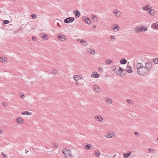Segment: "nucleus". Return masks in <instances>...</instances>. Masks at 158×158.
Instances as JSON below:
<instances>
[{"mask_svg":"<svg viewBox=\"0 0 158 158\" xmlns=\"http://www.w3.org/2000/svg\"><path fill=\"white\" fill-rule=\"evenodd\" d=\"M153 60L155 64H157L158 63V58L153 59Z\"/></svg>","mask_w":158,"mask_h":158,"instance_id":"31","label":"nucleus"},{"mask_svg":"<svg viewBox=\"0 0 158 158\" xmlns=\"http://www.w3.org/2000/svg\"><path fill=\"white\" fill-rule=\"evenodd\" d=\"M105 100L106 102L108 104H110L111 103V102H112V100L111 99L109 98H105Z\"/></svg>","mask_w":158,"mask_h":158,"instance_id":"26","label":"nucleus"},{"mask_svg":"<svg viewBox=\"0 0 158 158\" xmlns=\"http://www.w3.org/2000/svg\"><path fill=\"white\" fill-rule=\"evenodd\" d=\"M116 156V155H115L114 156H113V158H114V157H115V156Z\"/></svg>","mask_w":158,"mask_h":158,"instance_id":"57","label":"nucleus"},{"mask_svg":"<svg viewBox=\"0 0 158 158\" xmlns=\"http://www.w3.org/2000/svg\"><path fill=\"white\" fill-rule=\"evenodd\" d=\"M63 153L66 158H73V156L71 154V151L68 149H65L64 151L63 150Z\"/></svg>","mask_w":158,"mask_h":158,"instance_id":"2","label":"nucleus"},{"mask_svg":"<svg viewBox=\"0 0 158 158\" xmlns=\"http://www.w3.org/2000/svg\"><path fill=\"white\" fill-rule=\"evenodd\" d=\"M88 51L89 52L91 53L92 55H94L95 54V50L92 49H88Z\"/></svg>","mask_w":158,"mask_h":158,"instance_id":"20","label":"nucleus"},{"mask_svg":"<svg viewBox=\"0 0 158 158\" xmlns=\"http://www.w3.org/2000/svg\"><path fill=\"white\" fill-rule=\"evenodd\" d=\"M143 27H135L134 29V31L135 33H138L143 31Z\"/></svg>","mask_w":158,"mask_h":158,"instance_id":"7","label":"nucleus"},{"mask_svg":"<svg viewBox=\"0 0 158 158\" xmlns=\"http://www.w3.org/2000/svg\"><path fill=\"white\" fill-rule=\"evenodd\" d=\"M20 118H19L17 119L16 121L18 123H20Z\"/></svg>","mask_w":158,"mask_h":158,"instance_id":"48","label":"nucleus"},{"mask_svg":"<svg viewBox=\"0 0 158 158\" xmlns=\"http://www.w3.org/2000/svg\"><path fill=\"white\" fill-rule=\"evenodd\" d=\"M6 104V103H5V102H3L2 103V105L3 106H5Z\"/></svg>","mask_w":158,"mask_h":158,"instance_id":"52","label":"nucleus"},{"mask_svg":"<svg viewBox=\"0 0 158 158\" xmlns=\"http://www.w3.org/2000/svg\"><path fill=\"white\" fill-rule=\"evenodd\" d=\"M32 39L33 41H35L36 39L34 36H32Z\"/></svg>","mask_w":158,"mask_h":158,"instance_id":"47","label":"nucleus"},{"mask_svg":"<svg viewBox=\"0 0 158 158\" xmlns=\"http://www.w3.org/2000/svg\"><path fill=\"white\" fill-rule=\"evenodd\" d=\"M53 147L55 148H57L58 147L57 144L56 143H54L53 144Z\"/></svg>","mask_w":158,"mask_h":158,"instance_id":"38","label":"nucleus"},{"mask_svg":"<svg viewBox=\"0 0 158 158\" xmlns=\"http://www.w3.org/2000/svg\"><path fill=\"white\" fill-rule=\"evenodd\" d=\"M78 84V83H76V84Z\"/></svg>","mask_w":158,"mask_h":158,"instance_id":"61","label":"nucleus"},{"mask_svg":"<svg viewBox=\"0 0 158 158\" xmlns=\"http://www.w3.org/2000/svg\"><path fill=\"white\" fill-rule=\"evenodd\" d=\"M27 111H25L22 112L21 113V114H24V115L27 114Z\"/></svg>","mask_w":158,"mask_h":158,"instance_id":"42","label":"nucleus"},{"mask_svg":"<svg viewBox=\"0 0 158 158\" xmlns=\"http://www.w3.org/2000/svg\"><path fill=\"white\" fill-rule=\"evenodd\" d=\"M73 13L75 15L76 18L79 17L80 15V13L77 10H76L73 11Z\"/></svg>","mask_w":158,"mask_h":158,"instance_id":"10","label":"nucleus"},{"mask_svg":"<svg viewBox=\"0 0 158 158\" xmlns=\"http://www.w3.org/2000/svg\"><path fill=\"white\" fill-rule=\"evenodd\" d=\"M127 101L128 103L130 105H133L134 104V102L131 99H127Z\"/></svg>","mask_w":158,"mask_h":158,"instance_id":"24","label":"nucleus"},{"mask_svg":"<svg viewBox=\"0 0 158 158\" xmlns=\"http://www.w3.org/2000/svg\"><path fill=\"white\" fill-rule=\"evenodd\" d=\"M126 71L129 73H132V69L131 68L130 66H128L127 67L126 69Z\"/></svg>","mask_w":158,"mask_h":158,"instance_id":"16","label":"nucleus"},{"mask_svg":"<svg viewBox=\"0 0 158 158\" xmlns=\"http://www.w3.org/2000/svg\"><path fill=\"white\" fill-rule=\"evenodd\" d=\"M120 62L121 64H125L127 63V61L125 59L123 58L120 60Z\"/></svg>","mask_w":158,"mask_h":158,"instance_id":"21","label":"nucleus"},{"mask_svg":"<svg viewBox=\"0 0 158 158\" xmlns=\"http://www.w3.org/2000/svg\"><path fill=\"white\" fill-rule=\"evenodd\" d=\"M23 121V119L22 118H20V122L22 121Z\"/></svg>","mask_w":158,"mask_h":158,"instance_id":"54","label":"nucleus"},{"mask_svg":"<svg viewBox=\"0 0 158 158\" xmlns=\"http://www.w3.org/2000/svg\"><path fill=\"white\" fill-rule=\"evenodd\" d=\"M41 36H42V38L44 40H47L48 39L47 35L45 34H44V35H41Z\"/></svg>","mask_w":158,"mask_h":158,"instance_id":"29","label":"nucleus"},{"mask_svg":"<svg viewBox=\"0 0 158 158\" xmlns=\"http://www.w3.org/2000/svg\"><path fill=\"white\" fill-rule=\"evenodd\" d=\"M157 29H158V26H157Z\"/></svg>","mask_w":158,"mask_h":158,"instance_id":"60","label":"nucleus"},{"mask_svg":"<svg viewBox=\"0 0 158 158\" xmlns=\"http://www.w3.org/2000/svg\"><path fill=\"white\" fill-rule=\"evenodd\" d=\"M158 25V22H156L152 25L151 27L153 29H157Z\"/></svg>","mask_w":158,"mask_h":158,"instance_id":"15","label":"nucleus"},{"mask_svg":"<svg viewBox=\"0 0 158 158\" xmlns=\"http://www.w3.org/2000/svg\"><path fill=\"white\" fill-rule=\"evenodd\" d=\"M57 26L59 27H61V25L60 24H59V23H57Z\"/></svg>","mask_w":158,"mask_h":158,"instance_id":"50","label":"nucleus"},{"mask_svg":"<svg viewBox=\"0 0 158 158\" xmlns=\"http://www.w3.org/2000/svg\"><path fill=\"white\" fill-rule=\"evenodd\" d=\"M98 70L99 71H100L101 72H103L102 69L100 67H99L98 68Z\"/></svg>","mask_w":158,"mask_h":158,"instance_id":"40","label":"nucleus"},{"mask_svg":"<svg viewBox=\"0 0 158 158\" xmlns=\"http://www.w3.org/2000/svg\"><path fill=\"white\" fill-rule=\"evenodd\" d=\"M95 119L97 121H99L100 122H102L103 120V118L99 115L95 116Z\"/></svg>","mask_w":158,"mask_h":158,"instance_id":"11","label":"nucleus"},{"mask_svg":"<svg viewBox=\"0 0 158 158\" xmlns=\"http://www.w3.org/2000/svg\"><path fill=\"white\" fill-rule=\"evenodd\" d=\"M94 28H95V27H96V26H94Z\"/></svg>","mask_w":158,"mask_h":158,"instance_id":"58","label":"nucleus"},{"mask_svg":"<svg viewBox=\"0 0 158 158\" xmlns=\"http://www.w3.org/2000/svg\"><path fill=\"white\" fill-rule=\"evenodd\" d=\"M1 155L3 157H6V155L3 152L1 153Z\"/></svg>","mask_w":158,"mask_h":158,"instance_id":"37","label":"nucleus"},{"mask_svg":"<svg viewBox=\"0 0 158 158\" xmlns=\"http://www.w3.org/2000/svg\"><path fill=\"white\" fill-rule=\"evenodd\" d=\"M110 39L113 40H115V37L113 35L111 36L110 37Z\"/></svg>","mask_w":158,"mask_h":158,"instance_id":"39","label":"nucleus"},{"mask_svg":"<svg viewBox=\"0 0 158 158\" xmlns=\"http://www.w3.org/2000/svg\"><path fill=\"white\" fill-rule=\"evenodd\" d=\"M116 67L115 65L113 66L111 68L112 70H113V71H115L116 70Z\"/></svg>","mask_w":158,"mask_h":158,"instance_id":"36","label":"nucleus"},{"mask_svg":"<svg viewBox=\"0 0 158 158\" xmlns=\"http://www.w3.org/2000/svg\"><path fill=\"white\" fill-rule=\"evenodd\" d=\"M134 134L135 135H137L138 134V132H137L136 131L135 132Z\"/></svg>","mask_w":158,"mask_h":158,"instance_id":"51","label":"nucleus"},{"mask_svg":"<svg viewBox=\"0 0 158 158\" xmlns=\"http://www.w3.org/2000/svg\"><path fill=\"white\" fill-rule=\"evenodd\" d=\"M85 21L88 24H90L91 22V21L88 18H85Z\"/></svg>","mask_w":158,"mask_h":158,"instance_id":"23","label":"nucleus"},{"mask_svg":"<svg viewBox=\"0 0 158 158\" xmlns=\"http://www.w3.org/2000/svg\"><path fill=\"white\" fill-rule=\"evenodd\" d=\"M95 154L97 157H99L100 155V153L99 151H97V152H95Z\"/></svg>","mask_w":158,"mask_h":158,"instance_id":"33","label":"nucleus"},{"mask_svg":"<svg viewBox=\"0 0 158 158\" xmlns=\"http://www.w3.org/2000/svg\"><path fill=\"white\" fill-rule=\"evenodd\" d=\"M111 28L113 30H115L116 29H117V31H118L119 30V27L117 24H115L114 25H112L111 26Z\"/></svg>","mask_w":158,"mask_h":158,"instance_id":"9","label":"nucleus"},{"mask_svg":"<svg viewBox=\"0 0 158 158\" xmlns=\"http://www.w3.org/2000/svg\"><path fill=\"white\" fill-rule=\"evenodd\" d=\"M81 40H80V39H78V40H77V41H80H80H81Z\"/></svg>","mask_w":158,"mask_h":158,"instance_id":"56","label":"nucleus"},{"mask_svg":"<svg viewBox=\"0 0 158 158\" xmlns=\"http://www.w3.org/2000/svg\"><path fill=\"white\" fill-rule=\"evenodd\" d=\"M91 145L88 144L85 146V148L89 150H92V149H91Z\"/></svg>","mask_w":158,"mask_h":158,"instance_id":"22","label":"nucleus"},{"mask_svg":"<svg viewBox=\"0 0 158 158\" xmlns=\"http://www.w3.org/2000/svg\"><path fill=\"white\" fill-rule=\"evenodd\" d=\"M52 73L54 74H56L57 73V71L56 70H52Z\"/></svg>","mask_w":158,"mask_h":158,"instance_id":"45","label":"nucleus"},{"mask_svg":"<svg viewBox=\"0 0 158 158\" xmlns=\"http://www.w3.org/2000/svg\"><path fill=\"white\" fill-rule=\"evenodd\" d=\"M149 13L152 16H154L155 14L154 10L150 8L148 10Z\"/></svg>","mask_w":158,"mask_h":158,"instance_id":"17","label":"nucleus"},{"mask_svg":"<svg viewBox=\"0 0 158 158\" xmlns=\"http://www.w3.org/2000/svg\"><path fill=\"white\" fill-rule=\"evenodd\" d=\"M118 70H120L121 72H123L124 70V69L120 67L119 68Z\"/></svg>","mask_w":158,"mask_h":158,"instance_id":"41","label":"nucleus"},{"mask_svg":"<svg viewBox=\"0 0 158 158\" xmlns=\"http://www.w3.org/2000/svg\"><path fill=\"white\" fill-rule=\"evenodd\" d=\"M24 95L23 94H22L20 95V98H21L22 99H23L24 98Z\"/></svg>","mask_w":158,"mask_h":158,"instance_id":"44","label":"nucleus"},{"mask_svg":"<svg viewBox=\"0 0 158 158\" xmlns=\"http://www.w3.org/2000/svg\"><path fill=\"white\" fill-rule=\"evenodd\" d=\"M136 67L137 73L140 76H145L149 72L146 68L143 66V64L141 62L137 63L136 65Z\"/></svg>","mask_w":158,"mask_h":158,"instance_id":"1","label":"nucleus"},{"mask_svg":"<svg viewBox=\"0 0 158 158\" xmlns=\"http://www.w3.org/2000/svg\"><path fill=\"white\" fill-rule=\"evenodd\" d=\"M7 60V59L4 57H1L0 58V61L3 63H5Z\"/></svg>","mask_w":158,"mask_h":158,"instance_id":"19","label":"nucleus"},{"mask_svg":"<svg viewBox=\"0 0 158 158\" xmlns=\"http://www.w3.org/2000/svg\"><path fill=\"white\" fill-rule=\"evenodd\" d=\"M147 27H145L144 28H143V31H146L147 30Z\"/></svg>","mask_w":158,"mask_h":158,"instance_id":"43","label":"nucleus"},{"mask_svg":"<svg viewBox=\"0 0 158 158\" xmlns=\"http://www.w3.org/2000/svg\"><path fill=\"white\" fill-rule=\"evenodd\" d=\"M131 152L128 153H125L123 155L124 157L125 158H127L131 155Z\"/></svg>","mask_w":158,"mask_h":158,"instance_id":"27","label":"nucleus"},{"mask_svg":"<svg viewBox=\"0 0 158 158\" xmlns=\"http://www.w3.org/2000/svg\"><path fill=\"white\" fill-rule=\"evenodd\" d=\"M80 75H74L73 77V78L76 81H77L78 80L79 77H80Z\"/></svg>","mask_w":158,"mask_h":158,"instance_id":"25","label":"nucleus"},{"mask_svg":"<svg viewBox=\"0 0 158 158\" xmlns=\"http://www.w3.org/2000/svg\"><path fill=\"white\" fill-rule=\"evenodd\" d=\"M91 76L92 77L95 78H98L99 76V74L96 72H93L92 73Z\"/></svg>","mask_w":158,"mask_h":158,"instance_id":"14","label":"nucleus"},{"mask_svg":"<svg viewBox=\"0 0 158 158\" xmlns=\"http://www.w3.org/2000/svg\"><path fill=\"white\" fill-rule=\"evenodd\" d=\"M113 13L115 16L118 17H121L122 15V13L117 9L114 10Z\"/></svg>","mask_w":158,"mask_h":158,"instance_id":"5","label":"nucleus"},{"mask_svg":"<svg viewBox=\"0 0 158 158\" xmlns=\"http://www.w3.org/2000/svg\"><path fill=\"white\" fill-rule=\"evenodd\" d=\"M106 63L107 64H111L113 63V61L110 60H108Z\"/></svg>","mask_w":158,"mask_h":158,"instance_id":"34","label":"nucleus"},{"mask_svg":"<svg viewBox=\"0 0 158 158\" xmlns=\"http://www.w3.org/2000/svg\"><path fill=\"white\" fill-rule=\"evenodd\" d=\"M116 73L119 76L120 75L121 76H123V74L121 75L122 72L118 70L116 71Z\"/></svg>","mask_w":158,"mask_h":158,"instance_id":"30","label":"nucleus"},{"mask_svg":"<svg viewBox=\"0 0 158 158\" xmlns=\"http://www.w3.org/2000/svg\"><path fill=\"white\" fill-rule=\"evenodd\" d=\"M80 42L84 46H87L88 45V43L86 41H85L84 40H81L80 41Z\"/></svg>","mask_w":158,"mask_h":158,"instance_id":"18","label":"nucleus"},{"mask_svg":"<svg viewBox=\"0 0 158 158\" xmlns=\"http://www.w3.org/2000/svg\"><path fill=\"white\" fill-rule=\"evenodd\" d=\"M58 21H59L60 22V20H58Z\"/></svg>","mask_w":158,"mask_h":158,"instance_id":"59","label":"nucleus"},{"mask_svg":"<svg viewBox=\"0 0 158 158\" xmlns=\"http://www.w3.org/2000/svg\"><path fill=\"white\" fill-rule=\"evenodd\" d=\"M149 151L150 152H152V151H153V149L152 148H149L148 149Z\"/></svg>","mask_w":158,"mask_h":158,"instance_id":"46","label":"nucleus"},{"mask_svg":"<svg viewBox=\"0 0 158 158\" xmlns=\"http://www.w3.org/2000/svg\"><path fill=\"white\" fill-rule=\"evenodd\" d=\"M26 153L28 152H29V151H27H27L26 150Z\"/></svg>","mask_w":158,"mask_h":158,"instance_id":"55","label":"nucleus"},{"mask_svg":"<svg viewBox=\"0 0 158 158\" xmlns=\"http://www.w3.org/2000/svg\"><path fill=\"white\" fill-rule=\"evenodd\" d=\"M75 19L73 17H70L64 20V22L65 23H70L74 21Z\"/></svg>","mask_w":158,"mask_h":158,"instance_id":"4","label":"nucleus"},{"mask_svg":"<svg viewBox=\"0 0 158 158\" xmlns=\"http://www.w3.org/2000/svg\"><path fill=\"white\" fill-rule=\"evenodd\" d=\"M31 16L33 19H35L37 17V15L36 14H32L31 15Z\"/></svg>","mask_w":158,"mask_h":158,"instance_id":"32","label":"nucleus"},{"mask_svg":"<svg viewBox=\"0 0 158 158\" xmlns=\"http://www.w3.org/2000/svg\"><path fill=\"white\" fill-rule=\"evenodd\" d=\"M98 19V18L96 16L94 15V16H92V20L94 22H96L97 21Z\"/></svg>","mask_w":158,"mask_h":158,"instance_id":"28","label":"nucleus"},{"mask_svg":"<svg viewBox=\"0 0 158 158\" xmlns=\"http://www.w3.org/2000/svg\"><path fill=\"white\" fill-rule=\"evenodd\" d=\"M151 6L149 4H147L145 6L143 7L142 8L144 10H148L151 8Z\"/></svg>","mask_w":158,"mask_h":158,"instance_id":"12","label":"nucleus"},{"mask_svg":"<svg viewBox=\"0 0 158 158\" xmlns=\"http://www.w3.org/2000/svg\"><path fill=\"white\" fill-rule=\"evenodd\" d=\"M3 22L5 24H8L10 23L9 21L7 20H4Z\"/></svg>","mask_w":158,"mask_h":158,"instance_id":"35","label":"nucleus"},{"mask_svg":"<svg viewBox=\"0 0 158 158\" xmlns=\"http://www.w3.org/2000/svg\"><path fill=\"white\" fill-rule=\"evenodd\" d=\"M31 112H28L27 111V115H31Z\"/></svg>","mask_w":158,"mask_h":158,"instance_id":"49","label":"nucleus"},{"mask_svg":"<svg viewBox=\"0 0 158 158\" xmlns=\"http://www.w3.org/2000/svg\"><path fill=\"white\" fill-rule=\"evenodd\" d=\"M58 37L59 39L60 40L62 41H64L65 40V39H66L64 35L63 34L60 35H59V36H58Z\"/></svg>","mask_w":158,"mask_h":158,"instance_id":"13","label":"nucleus"},{"mask_svg":"<svg viewBox=\"0 0 158 158\" xmlns=\"http://www.w3.org/2000/svg\"><path fill=\"white\" fill-rule=\"evenodd\" d=\"M93 89L95 93H99L101 92V89L97 85H94L93 86Z\"/></svg>","mask_w":158,"mask_h":158,"instance_id":"6","label":"nucleus"},{"mask_svg":"<svg viewBox=\"0 0 158 158\" xmlns=\"http://www.w3.org/2000/svg\"><path fill=\"white\" fill-rule=\"evenodd\" d=\"M3 133V131L0 129V134H2Z\"/></svg>","mask_w":158,"mask_h":158,"instance_id":"53","label":"nucleus"},{"mask_svg":"<svg viewBox=\"0 0 158 158\" xmlns=\"http://www.w3.org/2000/svg\"><path fill=\"white\" fill-rule=\"evenodd\" d=\"M145 68H146L149 71V70L151 69L152 67V64L151 62L148 61L145 63Z\"/></svg>","mask_w":158,"mask_h":158,"instance_id":"3","label":"nucleus"},{"mask_svg":"<svg viewBox=\"0 0 158 158\" xmlns=\"http://www.w3.org/2000/svg\"><path fill=\"white\" fill-rule=\"evenodd\" d=\"M115 134L112 131H111L107 133V135L106 136V137L107 138H112L113 136Z\"/></svg>","mask_w":158,"mask_h":158,"instance_id":"8","label":"nucleus"}]
</instances>
